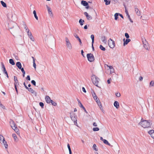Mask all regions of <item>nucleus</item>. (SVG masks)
<instances>
[{"label":"nucleus","instance_id":"c756f323","mask_svg":"<svg viewBox=\"0 0 154 154\" xmlns=\"http://www.w3.org/2000/svg\"><path fill=\"white\" fill-rule=\"evenodd\" d=\"M33 14H34V17H35V19L37 20H38V17L37 16L36 14V11H35V10H34L33 11Z\"/></svg>","mask_w":154,"mask_h":154},{"label":"nucleus","instance_id":"ea45409f","mask_svg":"<svg viewBox=\"0 0 154 154\" xmlns=\"http://www.w3.org/2000/svg\"><path fill=\"white\" fill-rule=\"evenodd\" d=\"M93 130L94 131H97L99 130V129L98 128H93Z\"/></svg>","mask_w":154,"mask_h":154},{"label":"nucleus","instance_id":"c9c22d12","mask_svg":"<svg viewBox=\"0 0 154 154\" xmlns=\"http://www.w3.org/2000/svg\"><path fill=\"white\" fill-rule=\"evenodd\" d=\"M30 39L33 42H34L35 39L32 35H31L29 37Z\"/></svg>","mask_w":154,"mask_h":154},{"label":"nucleus","instance_id":"5fc2aeb1","mask_svg":"<svg viewBox=\"0 0 154 154\" xmlns=\"http://www.w3.org/2000/svg\"><path fill=\"white\" fill-rule=\"evenodd\" d=\"M79 105L80 107L82 108H83L84 107L81 103H80V104H79Z\"/></svg>","mask_w":154,"mask_h":154},{"label":"nucleus","instance_id":"7c9ffc66","mask_svg":"<svg viewBox=\"0 0 154 154\" xmlns=\"http://www.w3.org/2000/svg\"><path fill=\"white\" fill-rule=\"evenodd\" d=\"M142 40L143 44H146L147 43H148L146 41V40L144 38H142Z\"/></svg>","mask_w":154,"mask_h":154},{"label":"nucleus","instance_id":"bb28decb","mask_svg":"<svg viewBox=\"0 0 154 154\" xmlns=\"http://www.w3.org/2000/svg\"><path fill=\"white\" fill-rule=\"evenodd\" d=\"M9 61V63L10 64H11L12 65H15V63L13 59H10Z\"/></svg>","mask_w":154,"mask_h":154},{"label":"nucleus","instance_id":"338daca9","mask_svg":"<svg viewBox=\"0 0 154 154\" xmlns=\"http://www.w3.org/2000/svg\"><path fill=\"white\" fill-rule=\"evenodd\" d=\"M119 16L122 18H123L124 17H123V15L122 14H119Z\"/></svg>","mask_w":154,"mask_h":154},{"label":"nucleus","instance_id":"774afa93","mask_svg":"<svg viewBox=\"0 0 154 154\" xmlns=\"http://www.w3.org/2000/svg\"><path fill=\"white\" fill-rule=\"evenodd\" d=\"M84 28L85 29H86L88 28V27H87V26L86 25L84 27Z\"/></svg>","mask_w":154,"mask_h":154},{"label":"nucleus","instance_id":"412c9836","mask_svg":"<svg viewBox=\"0 0 154 154\" xmlns=\"http://www.w3.org/2000/svg\"><path fill=\"white\" fill-rule=\"evenodd\" d=\"M47 8L48 10V13L50 14H52V12L51 8L49 7L47 5H46Z\"/></svg>","mask_w":154,"mask_h":154},{"label":"nucleus","instance_id":"864d4df0","mask_svg":"<svg viewBox=\"0 0 154 154\" xmlns=\"http://www.w3.org/2000/svg\"><path fill=\"white\" fill-rule=\"evenodd\" d=\"M26 79L30 81V76L29 75H27L26 78Z\"/></svg>","mask_w":154,"mask_h":154},{"label":"nucleus","instance_id":"a18cd8bd","mask_svg":"<svg viewBox=\"0 0 154 154\" xmlns=\"http://www.w3.org/2000/svg\"><path fill=\"white\" fill-rule=\"evenodd\" d=\"M40 106L42 107V108H43V106H44V103L42 102H40L39 103Z\"/></svg>","mask_w":154,"mask_h":154},{"label":"nucleus","instance_id":"20e7f679","mask_svg":"<svg viewBox=\"0 0 154 154\" xmlns=\"http://www.w3.org/2000/svg\"><path fill=\"white\" fill-rule=\"evenodd\" d=\"M108 44L109 47L112 48H114L115 46V42L110 38L108 41Z\"/></svg>","mask_w":154,"mask_h":154},{"label":"nucleus","instance_id":"49530a36","mask_svg":"<svg viewBox=\"0 0 154 154\" xmlns=\"http://www.w3.org/2000/svg\"><path fill=\"white\" fill-rule=\"evenodd\" d=\"M24 29H26V31H28V30H29L26 25H24Z\"/></svg>","mask_w":154,"mask_h":154},{"label":"nucleus","instance_id":"c03bdc74","mask_svg":"<svg viewBox=\"0 0 154 154\" xmlns=\"http://www.w3.org/2000/svg\"><path fill=\"white\" fill-rule=\"evenodd\" d=\"M31 82L34 86H35L36 85V82H35L34 80H32Z\"/></svg>","mask_w":154,"mask_h":154},{"label":"nucleus","instance_id":"f3484780","mask_svg":"<svg viewBox=\"0 0 154 154\" xmlns=\"http://www.w3.org/2000/svg\"><path fill=\"white\" fill-rule=\"evenodd\" d=\"M114 106L117 109L119 107V104L117 101H115L114 103Z\"/></svg>","mask_w":154,"mask_h":154},{"label":"nucleus","instance_id":"37998d69","mask_svg":"<svg viewBox=\"0 0 154 154\" xmlns=\"http://www.w3.org/2000/svg\"><path fill=\"white\" fill-rule=\"evenodd\" d=\"M51 103L54 106H56L57 105V103L53 101V100H52V101H51Z\"/></svg>","mask_w":154,"mask_h":154},{"label":"nucleus","instance_id":"79ce46f5","mask_svg":"<svg viewBox=\"0 0 154 154\" xmlns=\"http://www.w3.org/2000/svg\"><path fill=\"white\" fill-rule=\"evenodd\" d=\"M93 147L95 151H97L98 150L96 148L97 146L95 144H94Z\"/></svg>","mask_w":154,"mask_h":154},{"label":"nucleus","instance_id":"a211bd4d","mask_svg":"<svg viewBox=\"0 0 154 154\" xmlns=\"http://www.w3.org/2000/svg\"><path fill=\"white\" fill-rule=\"evenodd\" d=\"M16 65L18 68L19 69H20L22 67V65L21 63L20 62H17L16 63Z\"/></svg>","mask_w":154,"mask_h":154},{"label":"nucleus","instance_id":"aec40b11","mask_svg":"<svg viewBox=\"0 0 154 154\" xmlns=\"http://www.w3.org/2000/svg\"><path fill=\"white\" fill-rule=\"evenodd\" d=\"M12 136L14 138V141L15 142H17L18 141V139L16 135L15 134H13L12 135Z\"/></svg>","mask_w":154,"mask_h":154},{"label":"nucleus","instance_id":"3c124183","mask_svg":"<svg viewBox=\"0 0 154 154\" xmlns=\"http://www.w3.org/2000/svg\"><path fill=\"white\" fill-rule=\"evenodd\" d=\"M125 12L127 15H128V11L126 7H125Z\"/></svg>","mask_w":154,"mask_h":154},{"label":"nucleus","instance_id":"2f4dec72","mask_svg":"<svg viewBox=\"0 0 154 154\" xmlns=\"http://www.w3.org/2000/svg\"><path fill=\"white\" fill-rule=\"evenodd\" d=\"M119 14H118V13H116L115 14L114 17H115V20H116L118 19V16H119Z\"/></svg>","mask_w":154,"mask_h":154},{"label":"nucleus","instance_id":"dca6fc26","mask_svg":"<svg viewBox=\"0 0 154 154\" xmlns=\"http://www.w3.org/2000/svg\"><path fill=\"white\" fill-rule=\"evenodd\" d=\"M92 94L93 98L95 100L98 99L97 96L94 91H93V92L92 93Z\"/></svg>","mask_w":154,"mask_h":154},{"label":"nucleus","instance_id":"4c0bfd02","mask_svg":"<svg viewBox=\"0 0 154 154\" xmlns=\"http://www.w3.org/2000/svg\"><path fill=\"white\" fill-rule=\"evenodd\" d=\"M100 48L101 50L103 51H104L106 50L105 48L101 45H100Z\"/></svg>","mask_w":154,"mask_h":154},{"label":"nucleus","instance_id":"39448f33","mask_svg":"<svg viewBox=\"0 0 154 154\" xmlns=\"http://www.w3.org/2000/svg\"><path fill=\"white\" fill-rule=\"evenodd\" d=\"M65 39L66 47L69 49L71 50L72 48V46L71 43L67 37H66Z\"/></svg>","mask_w":154,"mask_h":154},{"label":"nucleus","instance_id":"72a5a7b5","mask_svg":"<svg viewBox=\"0 0 154 154\" xmlns=\"http://www.w3.org/2000/svg\"><path fill=\"white\" fill-rule=\"evenodd\" d=\"M13 129L14 130V131L17 134H19V130L17 128V127L16 128Z\"/></svg>","mask_w":154,"mask_h":154},{"label":"nucleus","instance_id":"69168bd1","mask_svg":"<svg viewBox=\"0 0 154 154\" xmlns=\"http://www.w3.org/2000/svg\"><path fill=\"white\" fill-rule=\"evenodd\" d=\"M23 85L25 87V88L27 89V88H28V87L26 86V85L25 83V82L23 83Z\"/></svg>","mask_w":154,"mask_h":154},{"label":"nucleus","instance_id":"09e8293b","mask_svg":"<svg viewBox=\"0 0 154 154\" xmlns=\"http://www.w3.org/2000/svg\"><path fill=\"white\" fill-rule=\"evenodd\" d=\"M116 95L117 97H119L121 96V94L119 93H117L116 94Z\"/></svg>","mask_w":154,"mask_h":154},{"label":"nucleus","instance_id":"4be33fe9","mask_svg":"<svg viewBox=\"0 0 154 154\" xmlns=\"http://www.w3.org/2000/svg\"><path fill=\"white\" fill-rule=\"evenodd\" d=\"M101 40L102 41L106 43V38L105 36H103L101 38Z\"/></svg>","mask_w":154,"mask_h":154},{"label":"nucleus","instance_id":"052dcab7","mask_svg":"<svg viewBox=\"0 0 154 154\" xmlns=\"http://www.w3.org/2000/svg\"><path fill=\"white\" fill-rule=\"evenodd\" d=\"M0 105L1 107L3 109L5 108V107L1 103H0Z\"/></svg>","mask_w":154,"mask_h":154},{"label":"nucleus","instance_id":"4d7b16f0","mask_svg":"<svg viewBox=\"0 0 154 154\" xmlns=\"http://www.w3.org/2000/svg\"><path fill=\"white\" fill-rule=\"evenodd\" d=\"M20 69L21 70V71L22 72V73H24V72H25L23 68H22V67H21V68Z\"/></svg>","mask_w":154,"mask_h":154},{"label":"nucleus","instance_id":"b1692460","mask_svg":"<svg viewBox=\"0 0 154 154\" xmlns=\"http://www.w3.org/2000/svg\"><path fill=\"white\" fill-rule=\"evenodd\" d=\"M103 142L104 143L110 146L111 144L108 142L105 139L103 140Z\"/></svg>","mask_w":154,"mask_h":154},{"label":"nucleus","instance_id":"1a4fd4ad","mask_svg":"<svg viewBox=\"0 0 154 154\" xmlns=\"http://www.w3.org/2000/svg\"><path fill=\"white\" fill-rule=\"evenodd\" d=\"M148 134L150 135L151 137L154 139V130H152L149 131L148 132Z\"/></svg>","mask_w":154,"mask_h":154},{"label":"nucleus","instance_id":"13d9d810","mask_svg":"<svg viewBox=\"0 0 154 154\" xmlns=\"http://www.w3.org/2000/svg\"><path fill=\"white\" fill-rule=\"evenodd\" d=\"M111 80H112V79H111V78H110L107 81V82L108 83L110 84V81H111Z\"/></svg>","mask_w":154,"mask_h":154},{"label":"nucleus","instance_id":"e2e57ef3","mask_svg":"<svg viewBox=\"0 0 154 154\" xmlns=\"http://www.w3.org/2000/svg\"><path fill=\"white\" fill-rule=\"evenodd\" d=\"M93 125L94 126L96 127L97 126V124L96 122H94Z\"/></svg>","mask_w":154,"mask_h":154},{"label":"nucleus","instance_id":"bf43d9fd","mask_svg":"<svg viewBox=\"0 0 154 154\" xmlns=\"http://www.w3.org/2000/svg\"><path fill=\"white\" fill-rule=\"evenodd\" d=\"M82 90L85 93L86 92V91L85 90V88L83 87H82Z\"/></svg>","mask_w":154,"mask_h":154},{"label":"nucleus","instance_id":"0eeeda50","mask_svg":"<svg viewBox=\"0 0 154 154\" xmlns=\"http://www.w3.org/2000/svg\"><path fill=\"white\" fill-rule=\"evenodd\" d=\"M71 118L72 121L74 122V124L77 125V120L76 119V116L74 113H73L70 116Z\"/></svg>","mask_w":154,"mask_h":154},{"label":"nucleus","instance_id":"5701e85b","mask_svg":"<svg viewBox=\"0 0 154 154\" xmlns=\"http://www.w3.org/2000/svg\"><path fill=\"white\" fill-rule=\"evenodd\" d=\"M131 41V40L130 39H127L125 42H124V45H125V44H127L129 42Z\"/></svg>","mask_w":154,"mask_h":154},{"label":"nucleus","instance_id":"7ed1b4c3","mask_svg":"<svg viewBox=\"0 0 154 154\" xmlns=\"http://www.w3.org/2000/svg\"><path fill=\"white\" fill-rule=\"evenodd\" d=\"M0 143H3L6 148L8 147V144L6 141L5 140L4 137L2 135H0Z\"/></svg>","mask_w":154,"mask_h":154},{"label":"nucleus","instance_id":"473e14b6","mask_svg":"<svg viewBox=\"0 0 154 154\" xmlns=\"http://www.w3.org/2000/svg\"><path fill=\"white\" fill-rule=\"evenodd\" d=\"M104 1L105 2L106 5H109L110 3V1L109 0H104Z\"/></svg>","mask_w":154,"mask_h":154},{"label":"nucleus","instance_id":"4468645a","mask_svg":"<svg viewBox=\"0 0 154 154\" xmlns=\"http://www.w3.org/2000/svg\"><path fill=\"white\" fill-rule=\"evenodd\" d=\"M84 14L86 16L88 20H91L92 19V17L90 15H88V14L86 12L84 13Z\"/></svg>","mask_w":154,"mask_h":154},{"label":"nucleus","instance_id":"9b49d317","mask_svg":"<svg viewBox=\"0 0 154 154\" xmlns=\"http://www.w3.org/2000/svg\"><path fill=\"white\" fill-rule=\"evenodd\" d=\"M14 85H19V83L17 77L16 76H14Z\"/></svg>","mask_w":154,"mask_h":154},{"label":"nucleus","instance_id":"8fccbe9b","mask_svg":"<svg viewBox=\"0 0 154 154\" xmlns=\"http://www.w3.org/2000/svg\"><path fill=\"white\" fill-rule=\"evenodd\" d=\"M33 66L34 67L35 69L36 68V65L35 63V61H34L33 62Z\"/></svg>","mask_w":154,"mask_h":154},{"label":"nucleus","instance_id":"603ef678","mask_svg":"<svg viewBox=\"0 0 154 154\" xmlns=\"http://www.w3.org/2000/svg\"><path fill=\"white\" fill-rule=\"evenodd\" d=\"M67 147H68V148L69 151H71V149L70 147V146H69V144H68V145H67Z\"/></svg>","mask_w":154,"mask_h":154},{"label":"nucleus","instance_id":"680f3d73","mask_svg":"<svg viewBox=\"0 0 154 154\" xmlns=\"http://www.w3.org/2000/svg\"><path fill=\"white\" fill-rule=\"evenodd\" d=\"M98 106H99V107L100 108V109L101 110L103 109V106L101 105V104L100 105H99Z\"/></svg>","mask_w":154,"mask_h":154},{"label":"nucleus","instance_id":"c85d7f7f","mask_svg":"<svg viewBox=\"0 0 154 154\" xmlns=\"http://www.w3.org/2000/svg\"><path fill=\"white\" fill-rule=\"evenodd\" d=\"M2 67L3 69V72H5V71H6V70L5 65L3 63H2Z\"/></svg>","mask_w":154,"mask_h":154},{"label":"nucleus","instance_id":"2eb2a0df","mask_svg":"<svg viewBox=\"0 0 154 154\" xmlns=\"http://www.w3.org/2000/svg\"><path fill=\"white\" fill-rule=\"evenodd\" d=\"M27 89L30 92H31L32 94H35V95L36 94V93L32 88H27Z\"/></svg>","mask_w":154,"mask_h":154},{"label":"nucleus","instance_id":"f257e3e1","mask_svg":"<svg viewBox=\"0 0 154 154\" xmlns=\"http://www.w3.org/2000/svg\"><path fill=\"white\" fill-rule=\"evenodd\" d=\"M139 124L144 128H148L150 126V123L148 121L141 120Z\"/></svg>","mask_w":154,"mask_h":154},{"label":"nucleus","instance_id":"58836bf2","mask_svg":"<svg viewBox=\"0 0 154 154\" xmlns=\"http://www.w3.org/2000/svg\"><path fill=\"white\" fill-rule=\"evenodd\" d=\"M27 33L29 37L31 35H32L31 32L29 30H28Z\"/></svg>","mask_w":154,"mask_h":154},{"label":"nucleus","instance_id":"423d86ee","mask_svg":"<svg viewBox=\"0 0 154 154\" xmlns=\"http://www.w3.org/2000/svg\"><path fill=\"white\" fill-rule=\"evenodd\" d=\"M87 57L88 60L91 62L94 61V57L93 54L91 53L88 54L87 55Z\"/></svg>","mask_w":154,"mask_h":154},{"label":"nucleus","instance_id":"6e6552de","mask_svg":"<svg viewBox=\"0 0 154 154\" xmlns=\"http://www.w3.org/2000/svg\"><path fill=\"white\" fill-rule=\"evenodd\" d=\"M10 123L11 126V127L13 129L16 128L17 127L16 124L12 120H10Z\"/></svg>","mask_w":154,"mask_h":154},{"label":"nucleus","instance_id":"6e6d98bb","mask_svg":"<svg viewBox=\"0 0 154 154\" xmlns=\"http://www.w3.org/2000/svg\"><path fill=\"white\" fill-rule=\"evenodd\" d=\"M17 85H14V87H15V90L16 91L17 93H18V90H17Z\"/></svg>","mask_w":154,"mask_h":154},{"label":"nucleus","instance_id":"cd10ccee","mask_svg":"<svg viewBox=\"0 0 154 154\" xmlns=\"http://www.w3.org/2000/svg\"><path fill=\"white\" fill-rule=\"evenodd\" d=\"M1 3L2 4V6L4 7H7V5L3 1H1Z\"/></svg>","mask_w":154,"mask_h":154},{"label":"nucleus","instance_id":"de8ad7c7","mask_svg":"<svg viewBox=\"0 0 154 154\" xmlns=\"http://www.w3.org/2000/svg\"><path fill=\"white\" fill-rule=\"evenodd\" d=\"M125 36L126 37V38H128L129 37V36L128 34L127 33H125Z\"/></svg>","mask_w":154,"mask_h":154},{"label":"nucleus","instance_id":"393cba45","mask_svg":"<svg viewBox=\"0 0 154 154\" xmlns=\"http://www.w3.org/2000/svg\"><path fill=\"white\" fill-rule=\"evenodd\" d=\"M143 44V46L144 47V48H145L147 50H148L149 49V46H148V43H147L146 44Z\"/></svg>","mask_w":154,"mask_h":154},{"label":"nucleus","instance_id":"a19ab883","mask_svg":"<svg viewBox=\"0 0 154 154\" xmlns=\"http://www.w3.org/2000/svg\"><path fill=\"white\" fill-rule=\"evenodd\" d=\"M154 82L153 81H151L150 83V84H149V85L150 86H154Z\"/></svg>","mask_w":154,"mask_h":154},{"label":"nucleus","instance_id":"9d476101","mask_svg":"<svg viewBox=\"0 0 154 154\" xmlns=\"http://www.w3.org/2000/svg\"><path fill=\"white\" fill-rule=\"evenodd\" d=\"M46 102L48 103H50L52 100L50 99V98L49 96H47L45 97V98Z\"/></svg>","mask_w":154,"mask_h":154},{"label":"nucleus","instance_id":"f704fd0d","mask_svg":"<svg viewBox=\"0 0 154 154\" xmlns=\"http://www.w3.org/2000/svg\"><path fill=\"white\" fill-rule=\"evenodd\" d=\"M84 22V20H82V19H80L79 20V23L81 25H82L83 24V23Z\"/></svg>","mask_w":154,"mask_h":154},{"label":"nucleus","instance_id":"e433bc0d","mask_svg":"<svg viewBox=\"0 0 154 154\" xmlns=\"http://www.w3.org/2000/svg\"><path fill=\"white\" fill-rule=\"evenodd\" d=\"M95 101L98 106L101 105V103L100 100L98 99H97V100H95Z\"/></svg>","mask_w":154,"mask_h":154},{"label":"nucleus","instance_id":"f8f14e48","mask_svg":"<svg viewBox=\"0 0 154 154\" xmlns=\"http://www.w3.org/2000/svg\"><path fill=\"white\" fill-rule=\"evenodd\" d=\"M105 67H106V66L108 67V69H109L110 70L112 69V70L110 71V73H113L114 72V69L113 68V67L111 66H109L107 64H105Z\"/></svg>","mask_w":154,"mask_h":154},{"label":"nucleus","instance_id":"ddd939ff","mask_svg":"<svg viewBox=\"0 0 154 154\" xmlns=\"http://www.w3.org/2000/svg\"><path fill=\"white\" fill-rule=\"evenodd\" d=\"M74 36L79 41V42L80 43V44L81 45H82V42H81V40L79 38L77 34H75L74 35Z\"/></svg>","mask_w":154,"mask_h":154},{"label":"nucleus","instance_id":"a878e982","mask_svg":"<svg viewBox=\"0 0 154 154\" xmlns=\"http://www.w3.org/2000/svg\"><path fill=\"white\" fill-rule=\"evenodd\" d=\"M91 37L92 39V44L93 45L94 42V35H92L91 36Z\"/></svg>","mask_w":154,"mask_h":154},{"label":"nucleus","instance_id":"0e129e2a","mask_svg":"<svg viewBox=\"0 0 154 154\" xmlns=\"http://www.w3.org/2000/svg\"><path fill=\"white\" fill-rule=\"evenodd\" d=\"M143 78L142 76H140V78H139V80L140 81H142V80H143Z\"/></svg>","mask_w":154,"mask_h":154},{"label":"nucleus","instance_id":"6ab92c4d","mask_svg":"<svg viewBox=\"0 0 154 154\" xmlns=\"http://www.w3.org/2000/svg\"><path fill=\"white\" fill-rule=\"evenodd\" d=\"M81 4L84 6H87L88 5V3H87L86 1L83 0L81 1Z\"/></svg>","mask_w":154,"mask_h":154},{"label":"nucleus","instance_id":"f03ea898","mask_svg":"<svg viewBox=\"0 0 154 154\" xmlns=\"http://www.w3.org/2000/svg\"><path fill=\"white\" fill-rule=\"evenodd\" d=\"M91 79L93 84L96 86H97L99 80V78L95 75H93L91 77Z\"/></svg>","mask_w":154,"mask_h":154}]
</instances>
